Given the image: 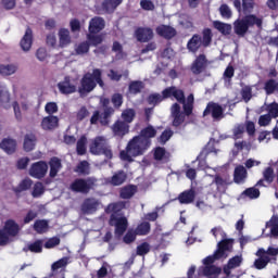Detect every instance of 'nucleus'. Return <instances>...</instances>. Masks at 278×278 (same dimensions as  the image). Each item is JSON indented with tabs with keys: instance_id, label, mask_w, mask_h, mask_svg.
I'll return each instance as SVG.
<instances>
[{
	"instance_id": "1",
	"label": "nucleus",
	"mask_w": 278,
	"mask_h": 278,
	"mask_svg": "<svg viewBox=\"0 0 278 278\" xmlns=\"http://www.w3.org/2000/svg\"><path fill=\"white\" fill-rule=\"evenodd\" d=\"M176 99L178 103L184 104V110L186 116H190L192 114V105L194 103V96H188L187 100L185 99L184 91L177 89V87H169L163 90V96L159 93H153L148 98V101L151 105H155V103H160L163 99Z\"/></svg>"
},
{
	"instance_id": "2",
	"label": "nucleus",
	"mask_w": 278,
	"mask_h": 278,
	"mask_svg": "<svg viewBox=\"0 0 278 278\" xmlns=\"http://www.w3.org/2000/svg\"><path fill=\"white\" fill-rule=\"evenodd\" d=\"M150 144L151 141L149 139H144L140 136L135 137L128 142L126 150H123L121 152V160H124V162H132L134 157L142 155V153H144V150L149 149Z\"/></svg>"
},
{
	"instance_id": "3",
	"label": "nucleus",
	"mask_w": 278,
	"mask_h": 278,
	"mask_svg": "<svg viewBox=\"0 0 278 278\" xmlns=\"http://www.w3.org/2000/svg\"><path fill=\"white\" fill-rule=\"evenodd\" d=\"M97 84L100 88H103V79H101V70H93L92 74L87 73L80 80L78 92L81 97L92 92L97 88Z\"/></svg>"
},
{
	"instance_id": "4",
	"label": "nucleus",
	"mask_w": 278,
	"mask_h": 278,
	"mask_svg": "<svg viewBox=\"0 0 278 278\" xmlns=\"http://www.w3.org/2000/svg\"><path fill=\"white\" fill-rule=\"evenodd\" d=\"M253 25L262 27V18H258L255 15H248L243 18H239L233 23L235 34H237V36H244V34L249 31V27H253Z\"/></svg>"
},
{
	"instance_id": "5",
	"label": "nucleus",
	"mask_w": 278,
	"mask_h": 278,
	"mask_svg": "<svg viewBox=\"0 0 278 278\" xmlns=\"http://www.w3.org/2000/svg\"><path fill=\"white\" fill-rule=\"evenodd\" d=\"M110 227H115V236H124L125 231H127V227H129V222L127 217L121 214V210H115L112 212L109 219Z\"/></svg>"
},
{
	"instance_id": "6",
	"label": "nucleus",
	"mask_w": 278,
	"mask_h": 278,
	"mask_svg": "<svg viewBox=\"0 0 278 278\" xmlns=\"http://www.w3.org/2000/svg\"><path fill=\"white\" fill-rule=\"evenodd\" d=\"M89 151L92 155H105L109 160L112 157V150L108 147V141L103 137H97L91 140Z\"/></svg>"
},
{
	"instance_id": "7",
	"label": "nucleus",
	"mask_w": 278,
	"mask_h": 278,
	"mask_svg": "<svg viewBox=\"0 0 278 278\" xmlns=\"http://www.w3.org/2000/svg\"><path fill=\"white\" fill-rule=\"evenodd\" d=\"M97 180L94 178H88V179H76L71 186V190L73 192H80L81 194H88L90 192V189Z\"/></svg>"
},
{
	"instance_id": "8",
	"label": "nucleus",
	"mask_w": 278,
	"mask_h": 278,
	"mask_svg": "<svg viewBox=\"0 0 278 278\" xmlns=\"http://www.w3.org/2000/svg\"><path fill=\"white\" fill-rule=\"evenodd\" d=\"M49 172V165L45 161L34 163L29 168L30 177L34 179H42Z\"/></svg>"
},
{
	"instance_id": "9",
	"label": "nucleus",
	"mask_w": 278,
	"mask_h": 278,
	"mask_svg": "<svg viewBox=\"0 0 278 278\" xmlns=\"http://www.w3.org/2000/svg\"><path fill=\"white\" fill-rule=\"evenodd\" d=\"M0 105L4 110H10L12 108V97L10 94V89L4 83H0Z\"/></svg>"
},
{
	"instance_id": "10",
	"label": "nucleus",
	"mask_w": 278,
	"mask_h": 278,
	"mask_svg": "<svg viewBox=\"0 0 278 278\" xmlns=\"http://www.w3.org/2000/svg\"><path fill=\"white\" fill-rule=\"evenodd\" d=\"M264 253V248H260L255 253L256 257H258L254 261V268H256V270H264V268L273 262V258L265 256Z\"/></svg>"
},
{
	"instance_id": "11",
	"label": "nucleus",
	"mask_w": 278,
	"mask_h": 278,
	"mask_svg": "<svg viewBox=\"0 0 278 278\" xmlns=\"http://www.w3.org/2000/svg\"><path fill=\"white\" fill-rule=\"evenodd\" d=\"M58 88L62 94H73L77 90V85L71 77L66 76L63 81L58 84Z\"/></svg>"
},
{
	"instance_id": "12",
	"label": "nucleus",
	"mask_w": 278,
	"mask_h": 278,
	"mask_svg": "<svg viewBox=\"0 0 278 278\" xmlns=\"http://www.w3.org/2000/svg\"><path fill=\"white\" fill-rule=\"evenodd\" d=\"M12 105L16 121H23V112L29 110V102L27 100H17Z\"/></svg>"
},
{
	"instance_id": "13",
	"label": "nucleus",
	"mask_w": 278,
	"mask_h": 278,
	"mask_svg": "<svg viewBox=\"0 0 278 278\" xmlns=\"http://www.w3.org/2000/svg\"><path fill=\"white\" fill-rule=\"evenodd\" d=\"M112 131L114 136L123 138V136H127V134H129V125L123 122V119H118L113 124Z\"/></svg>"
},
{
	"instance_id": "14",
	"label": "nucleus",
	"mask_w": 278,
	"mask_h": 278,
	"mask_svg": "<svg viewBox=\"0 0 278 278\" xmlns=\"http://www.w3.org/2000/svg\"><path fill=\"white\" fill-rule=\"evenodd\" d=\"M233 249V239H224L217 243V250L215 251L216 257H222L225 255L226 251H231Z\"/></svg>"
},
{
	"instance_id": "15",
	"label": "nucleus",
	"mask_w": 278,
	"mask_h": 278,
	"mask_svg": "<svg viewBox=\"0 0 278 278\" xmlns=\"http://www.w3.org/2000/svg\"><path fill=\"white\" fill-rule=\"evenodd\" d=\"M2 230L10 237V238H16L18 236V231H21V227H18V224L14 222V219H8L4 223V226Z\"/></svg>"
},
{
	"instance_id": "16",
	"label": "nucleus",
	"mask_w": 278,
	"mask_h": 278,
	"mask_svg": "<svg viewBox=\"0 0 278 278\" xmlns=\"http://www.w3.org/2000/svg\"><path fill=\"white\" fill-rule=\"evenodd\" d=\"M207 114H211L215 121H219L224 116L223 108L216 103H210L204 111V116Z\"/></svg>"
},
{
	"instance_id": "17",
	"label": "nucleus",
	"mask_w": 278,
	"mask_h": 278,
	"mask_svg": "<svg viewBox=\"0 0 278 278\" xmlns=\"http://www.w3.org/2000/svg\"><path fill=\"white\" fill-rule=\"evenodd\" d=\"M172 112V116L174 118L173 121V125L174 127H179V125H181V123H184V113H181V106H179V104L175 103L172 105L170 109Z\"/></svg>"
},
{
	"instance_id": "18",
	"label": "nucleus",
	"mask_w": 278,
	"mask_h": 278,
	"mask_svg": "<svg viewBox=\"0 0 278 278\" xmlns=\"http://www.w3.org/2000/svg\"><path fill=\"white\" fill-rule=\"evenodd\" d=\"M18 72V65L16 63L0 64L1 77H12Z\"/></svg>"
},
{
	"instance_id": "19",
	"label": "nucleus",
	"mask_w": 278,
	"mask_h": 278,
	"mask_svg": "<svg viewBox=\"0 0 278 278\" xmlns=\"http://www.w3.org/2000/svg\"><path fill=\"white\" fill-rule=\"evenodd\" d=\"M105 28V21L101 17H93L89 22V34H99Z\"/></svg>"
},
{
	"instance_id": "20",
	"label": "nucleus",
	"mask_w": 278,
	"mask_h": 278,
	"mask_svg": "<svg viewBox=\"0 0 278 278\" xmlns=\"http://www.w3.org/2000/svg\"><path fill=\"white\" fill-rule=\"evenodd\" d=\"M0 149L4 151L8 155L16 152V140L11 138H5L0 142Z\"/></svg>"
},
{
	"instance_id": "21",
	"label": "nucleus",
	"mask_w": 278,
	"mask_h": 278,
	"mask_svg": "<svg viewBox=\"0 0 278 278\" xmlns=\"http://www.w3.org/2000/svg\"><path fill=\"white\" fill-rule=\"evenodd\" d=\"M58 116L49 115L42 118L41 128L45 129V131H51V129L58 127Z\"/></svg>"
},
{
	"instance_id": "22",
	"label": "nucleus",
	"mask_w": 278,
	"mask_h": 278,
	"mask_svg": "<svg viewBox=\"0 0 278 278\" xmlns=\"http://www.w3.org/2000/svg\"><path fill=\"white\" fill-rule=\"evenodd\" d=\"M59 47L64 49L71 45V31L66 28H61L59 30Z\"/></svg>"
},
{
	"instance_id": "23",
	"label": "nucleus",
	"mask_w": 278,
	"mask_h": 278,
	"mask_svg": "<svg viewBox=\"0 0 278 278\" xmlns=\"http://www.w3.org/2000/svg\"><path fill=\"white\" fill-rule=\"evenodd\" d=\"M201 47H203V39L199 35H193L187 43L188 50L192 53H197Z\"/></svg>"
},
{
	"instance_id": "24",
	"label": "nucleus",
	"mask_w": 278,
	"mask_h": 278,
	"mask_svg": "<svg viewBox=\"0 0 278 278\" xmlns=\"http://www.w3.org/2000/svg\"><path fill=\"white\" fill-rule=\"evenodd\" d=\"M136 38L139 42H147L153 38V30L151 28H138Z\"/></svg>"
},
{
	"instance_id": "25",
	"label": "nucleus",
	"mask_w": 278,
	"mask_h": 278,
	"mask_svg": "<svg viewBox=\"0 0 278 278\" xmlns=\"http://www.w3.org/2000/svg\"><path fill=\"white\" fill-rule=\"evenodd\" d=\"M127 179V174L125 172H117L111 178L106 179V184L111 186H123Z\"/></svg>"
},
{
	"instance_id": "26",
	"label": "nucleus",
	"mask_w": 278,
	"mask_h": 278,
	"mask_svg": "<svg viewBox=\"0 0 278 278\" xmlns=\"http://www.w3.org/2000/svg\"><path fill=\"white\" fill-rule=\"evenodd\" d=\"M103 204L94 198H87L83 202V210H101Z\"/></svg>"
},
{
	"instance_id": "27",
	"label": "nucleus",
	"mask_w": 278,
	"mask_h": 278,
	"mask_svg": "<svg viewBox=\"0 0 278 278\" xmlns=\"http://www.w3.org/2000/svg\"><path fill=\"white\" fill-rule=\"evenodd\" d=\"M135 233L137 236H149L151 233V223H149V222H141L135 228Z\"/></svg>"
},
{
	"instance_id": "28",
	"label": "nucleus",
	"mask_w": 278,
	"mask_h": 278,
	"mask_svg": "<svg viewBox=\"0 0 278 278\" xmlns=\"http://www.w3.org/2000/svg\"><path fill=\"white\" fill-rule=\"evenodd\" d=\"M33 229L36 233H47L49 231V222L47 219H37Z\"/></svg>"
},
{
	"instance_id": "29",
	"label": "nucleus",
	"mask_w": 278,
	"mask_h": 278,
	"mask_svg": "<svg viewBox=\"0 0 278 278\" xmlns=\"http://www.w3.org/2000/svg\"><path fill=\"white\" fill-rule=\"evenodd\" d=\"M114 110L109 109L104 111L103 116H100L98 111L94 112V114L91 117L92 125H94V123H97L98 121H100L101 125H108V116H110V114H112Z\"/></svg>"
},
{
	"instance_id": "30",
	"label": "nucleus",
	"mask_w": 278,
	"mask_h": 278,
	"mask_svg": "<svg viewBox=\"0 0 278 278\" xmlns=\"http://www.w3.org/2000/svg\"><path fill=\"white\" fill-rule=\"evenodd\" d=\"M156 34L163 38H173L176 34L175 28L166 25H161L156 28Z\"/></svg>"
},
{
	"instance_id": "31",
	"label": "nucleus",
	"mask_w": 278,
	"mask_h": 278,
	"mask_svg": "<svg viewBox=\"0 0 278 278\" xmlns=\"http://www.w3.org/2000/svg\"><path fill=\"white\" fill-rule=\"evenodd\" d=\"M36 148V135L27 134L24 137V151H34Z\"/></svg>"
},
{
	"instance_id": "32",
	"label": "nucleus",
	"mask_w": 278,
	"mask_h": 278,
	"mask_svg": "<svg viewBox=\"0 0 278 278\" xmlns=\"http://www.w3.org/2000/svg\"><path fill=\"white\" fill-rule=\"evenodd\" d=\"M203 68H205V55H200L192 64L191 71L195 75H199V73H203Z\"/></svg>"
},
{
	"instance_id": "33",
	"label": "nucleus",
	"mask_w": 278,
	"mask_h": 278,
	"mask_svg": "<svg viewBox=\"0 0 278 278\" xmlns=\"http://www.w3.org/2000/svg\"><path fill=\"white\" fill-rule=\"evenodd\" d=\"M33 45L31 29H27L24 37L21 40V47L23 51H29Z\"/></svg>"
},
{
	"instance_id": "34",
	"label": "nucleus",
	"mask_w": 278,
	"mask_h": 278,
	"mask_svg": "<svg viewBox=\"0 0 278 278\" xmlns=\"http://www.w3.org/2000/svg\"><path fill=\"white\" fill-rule=\"evenodd\" d=\"M50 164V177H58V173H60V169L62 168V163L60 162V159L53 157L49 162Z\"/></svg>"
},
{
	"instance_id": "35",
	"label": "nucleus",
	"mask_w": 278,
	"mask_h": 278,
	"mask_svg": "<svg viewBox=\"0 0 278 278\" xmlns=\"http://www.w3.org/2000/svg\"><path fill=\"white\" fill-rule=\"evenodd\" d=\"M266 227L270 229V235L274 238H278V216L273 215L271 218L266 223Z\"/></svg>"
},
{
	"instance_id": "36",
	"label": "nucleus",
	"mask_w": 278,
	"mask_h": 278,
	"mask_svg": "<svg viewBox=\"0 0 278 278\" xmlns=\"http://www.w3.org/2000/svg\"><path fill=\"white\" fill-rule=\"evenodd\" d=\"M247 179V168L239 165L235 168V182L242 184Z\"/></svg>"
},
{
	"instance_id": "37",
	"label": "nucleus",
	"mask_w": 278,
	"mask_h": 278,
	"mask_svg": "<svg viewBox=\"0 0 278 278\" xmlns=\"http://www.w3.org/2000/svg\"><path fill=\"white\" fill-rule=\"evenodd\" d=\"M121 118L123 123L129 125L130 123H134V119L136 118V111L134 109H126L122 112Z\"/></svg>"
},
{
	"instance_id": "38",
	"label": "nucleus",
	"mask_w": 278,
	"mask_h": 278,
	"mask_svg": "<svg viewBox=\"0 0 278 278\" xmlns=\"http://www.w3.org/2000/svg\"><path fill=\"white\" fill-rule=\"evenodd\" d=\"M213 26L215 27V29H218L219 33L223 34L224 36H229V34H231V25L230 24L215 21L213 23Z\"/></svg>"
},
{
	"instance_id": "39",
	"label": "nucleus",
	"mask_w": 278,
	"mask_h": 278,
	"mask_svg": "<svg viewBox=\"0 0 278 278\" xmlns=\"http://www.w3.org/2000/svg\"><path fill=\"white\" fill-rule=\"evenodd\" d=\"M178 201L185 204L192 203L194 201V190L190 189L180 193Z\"/></svg>"
},
{
	"instance_id": "40",
	"label": "nucleus",
	"mask_w": 278,
	"mask_h": 278,
	"mask_svg": "<svg viewBox=\"0 0 278 278\" xmlns=\"http://www.w3.org/2000/svg\"><path fill=\"white\" fill-rule=\"evenodd\" d=\"M23 251L25 253H27V251H30V253H42V240H36L28 244L27 248H24Z\"/></svg>"
},
{
	"instance_id": "41",
	"label": "nucleus",
	"mask_w": 278,
	"mask_h": 278,
	"mask_svg": "<svg viewBox=\"0 0 278 278\" xmlns=\"http://www.w3.org/2000/svg\"><path fill=\"white\" fill-rule=\"evenodd\" d=\"M220 273H223V269L216 267V265H206L203 269V275H205V277L218 276Z\"/></svg>"
},
{
	"instance_id": "42",
	"label": "nucleus",
	"mask_w": 278,
	"mask_h": 278,
	"mask_svg": "<svg viewBox=\"0 0 278 278\" xmlns=\"http://www.w3.org/2000/svg\"><path fill=\"white\" fill-rule=\"evenodd\" d=\"M260 197V189L257 188H249L247 190H244L242 193H241V198L242 199H257Z\"/></svg>"
},
{
	"instance_id": "43",
	"label": "nucleus",
	"mask_w": 278,
	"mask_h": 278,
	"mask_svg": "<svg viewBox=\"0 0 278 278\" xmlns=\"http://www.w3.org/2000/svg\"><path fill=\"white\" fill-rule=\"evenodd\" d=\"M154 157L161 162H166L168 157H170V154H168L164 148H156L154 151Z\"/></svg>"
},
{
	"instance_id": "44",
	"label": "nucleus",
	"mask_w": 278,
	"mask_h": 278,
	"mask_svg": "<svg viewBox=\"0 0 278 278\" xmlns=\"http://www.w3.org/2000/svg\"><path fill=\"white\" fill-rule=\"evenodd\" d=\"M45 194V185L42 182H36L33 187L31 195L34 199H38Z\"/></svg>"
},
{
	"instance_id": "45",
	"label": "nucleus",
	"mask_w": 278,
	"mask_h": 278,
	"mask_svg": "<svg viewBox=\"0 0 278 278\" xmlns=\"http://www.w3.org/2000/svg\"><path fill=\"white\" fill-rule=\"evenodd\" d=\"M155 128L153 126H148L143 130H141V134L139 138H143V140H149L150 138H155Z\"/></svg>"
},
{
	"instance_id": "46",
	"label": "nucleus",
	"mask_w": 278,
	"mask_h": 278,
	"mask_svg": "<svg viewBox=\"0 0 278 278\" xmlns=\"http://www.w3.org/2000/svg\"><path fill=\"white\" fill-rule=\"evenodd\" d=\"M123 3V0H105L103 7L105 8L106 12H114L118 5Z\"/></svg>"
},
{
	"instance_id": "47",
	"label": "nucleus",
	"mask_w": 278,
	"mask_h": 278,
	"mask_svg": "<svg viewBox=\"0 0 278 278\" xmlns=\"http://www.w3.org/2000/svg\"><path fill=\"white\" fill-rule=\"evenodd\" d=\"M265 92H267V94H273V92H278V80L269 79L265 84Z\"/></svg>"
},
{
	"instance_id": "48",
	"label": "nucleus",
	"mask_w": 278,
	"mask_h": 278,
	"mask_svg": "<svg viewBox=\"0 0 278 278\" xmlns=\"http://www.w3.org/2000/svg\"><path fill=\"white\" fill-rule=\"evenodd\" d=\"M136 194V186H127L121 190L122 199H131Z\"/></svg>"
},
{
	"instance_id": "49",
	"label": "nucleus",
	"mask_w": 278,
	"mask_h": 278,
	"mask_svg": "<svg viewBox=\"0 0 278 278\" xmlns=\"http://www.w3.org/2000/svg\"><path fill=\"white\" fill-rule=\"evenodd\" d=\"M66 266H68V257H62L52 264L51 269L53 273H55V270H60V268H66Z\"/></svg>"
},
{
	"instance_id": "50",
	"label": "nucleus",
	"mask_w": 278,
	"mask_h": 278,
	"mask_svg": "<svg viewBox=\"0 0 278 278\" xmlns=\"http://www.w3.org/2000/svg\"><path fill=\"white\" fill-rule=\"evenodd\" d=\"M34 181H31L30 178H25L23 179L20 185L16 188V192H25V190H29L31 188V185Z\"/></svg>"
},
{
	"instance_id": "51",
	"label": "nucleus",
	"mask_w": 278,
	"mask_h": 278,
	"mask_svg": "<svg viewBox=\"0 0 278 278\" xmlns=\"http://www.w3.org/2000/svg\"><path fill=\"white\" fill-rule=\"evenodd\" d=\"M89 50H90V45L88 43V41H84L77 45L75 48V52L77 55H84L85 53H88Z\"/></svg>"
},
{
	"instance_id": "52",
	"label": "nucleus",
	"mask_w": 278,
	"mask_h": 278,
	"mask_svg": "<svg viewBox=\"0 0 278 278\" xmlns=\"http://www.w3.org/2000/svg\"><path fill=\"white\" fill-rule=\"evenodd\" d=\"M96 33H89L88 40L90 45L97 47V45H101L103 42V35H94Z\"/></svg>"
},
{
	"instance_id": "53",
	"label": "nucleus",
	"mask_w": 278,
	"mask_h": 278,
	"mask_svg": "<svg viewBox=\"0 0 278 278\" xmlns=\"http://www.w3.org/2000/svg\"><path fill=\"white\" fill-rule=\"evenodd\" d=\"M151 251V245L148 242H143L137 247V255L144 256Z\"/></svg>"
},
{
	"instance_id": "54",
	"label": "nucleus",
	"mask_w": 278,
	"mask_h": 278,
	"mask_svg": "<svg viewBox=\"0 0 278 278\" xmlns=\"http://www.w3.org/2000/svg\"><path fill=\"white\" fill-rule=\"evenodd\" d=\"M142 88H144V85L142 84V81H132L129 85V93L138 94V92H140V90H142Z\"/></svg>"
},
{
	"instance_id": "55",
	"label": "nucleus",
	"mask_w": 278,
	"mask_h": 278,
	"mask_svg": "<svg viewBox=\"0 0 278 278\" xmlns=\"http://www.w3.org/2000/svg\"><path fill=\"white\" fill-rule=\"evenodd\" d=\"M76 173H79L80 175H88V173H90V165L88 162H80L76 167Z\"/></svg>"
},
{
	"instance_id": "56",
	"label": "nucleus",
	"mask_w": 278,
	"mask_h": 278,
	"mask_svg": "<svg viewBox=\"0 0 278 278\" xmlns=\"http://www.w3.org/2000/svg\"><path fill=\"white\" fill-rule=\"evenodd\" d=\"M211 42H212V29L205 28L203 30L202 46L210 47Z\"/></svg>"
},
{
	"instance_id": "57",
	"label": "nucleus",
	"mask_w": 278,
	"mask_h": 278,
	"mask_svg": "<svg viewBox=\"0 0 278 278\" xmlns=\"http://www.w3.org/2000/svg\"><path fill=\"white\" fill-rule=\"evenodd\" d=\"M136 236H138L136 230H128L123 238V242L125 244H131V242H136Z\"/></svg>"
},
{
	"instance_id": "58",
	"label": "nucleus",
	"mask_w": 278,
	"mask_h": 278,
	"mask_svg": "<svg viewBox=\"0 0 278 278\" xmlns=\"http://www.w3.org/2000/svg\"><path fill=\"white\" fill-rule=\"evenodd\" d=\"M86 142H88V140L86 139V137H81L78 141H77V153L78 155H84L86 153Z\"/></svg>"
},
{
	"instance_id": "59",
	"label": "nucleus",
	"mask_w": 278,
	"mask_h": 278,
	"mask_svg": "<svg viewBox=\"0 0 278 278\" xmlns=\"http://www.w3.org/2000/svg\"><path fill=\"white\" fill-rule=\"evenodd\" d=\"M214 181L217 186L218 192H225V190L227 189V181L223 179L220 176H216Z\"/></svg>"
},
{
	"instance_id": "60",
	"label": "nucleus",
	"mask_w": 278,
	"mask_h": 278,
	"mask_svg": "<svg viewBox=\"0 0 278 278\" xmlns=\"http://www.w3.org/2000/svg\"><path fill=\"white\" fill-rule=\"evenodd\" d=\"M242 264V256L236 255L228 261L229 268H238Z\"/></svg>"
},
{
	"instance_id": "61",
	"label": "nucleus",
	"mask_w": 278,
	"mask_h": 278,
	"mask_svg": "<svg viewBox=\"0 0 278 278\" xmlns=\"http://www.w3.org/2000/svg\"><path fill=\"white\" fill-rule=\"evenodd\" d=\"M60 244V237H52L48 239L45 243V249H55Z\"/></svg>"
},
{
	"instance_id": "62",
	"label": "nucleus",
	"mask_w": 278,
	"mask_h": 278,
	"mask_svg": "<svg viewBox=\"0 0 278 278\" xmlns=\"http://www.w3.org/2000/svg\"><path fill=\"white\" fill-rule=\"evenodd\" d=\"M264 181H267L268 184H273V180L275 179V172L271 167H267L263 173Z\"/></svg>"
},
{
	"instance_id": "63",
	"label": "nucleus",
	"mask_w": 278,
	"mask_h": 278,
	"mask_svg": "<svg viewBox=\"0 0 278 278\" xmlns=\"http://www.w3.org/2000/svg\"><path fill=\"white\" fill-rule=\"evenodd\" d=\"M219 12L223 18H231V9L227 4H223L219 8Z\"/></svg>"
},
{
	"instance_id": "64",
	"label": "nucleus",
	"mask_w": 278,
	"mask_h": 278,
	"mask_svg": "<svg viewBox=\"0 0 278 278\" xmlns=\"http://www.w3.org/2000/svg\"><path fill=\"white\" fill-rule=\"evenodd\" d=\"M268 112L269 116H273L274 118H277L278 116V104L277 103H271L268 105Z\"/></svg>"
}]
</instances>
